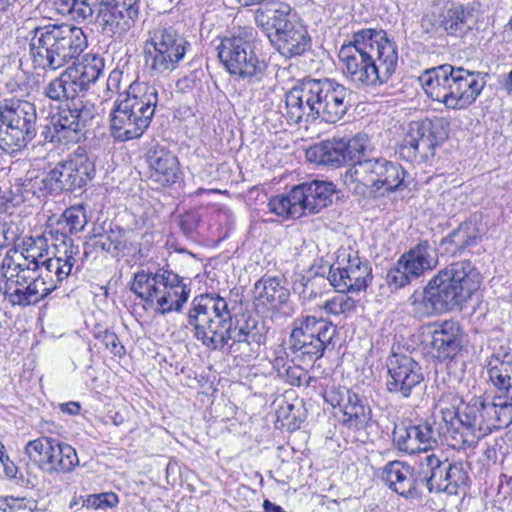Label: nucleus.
<instances>
[{
	"mask_svg": "<svg viewBox=\"0 0 512 512\" xmlns=\"http://www.w3.org/2000/svg\"><path fill=\"white\" fill-rule=\"evenodd\" d=\"M463 399L457 393L448 392L438 401L439 419L429 418L417 425L411 422L396 424L393 432V444L409 454L427 452L439 443L457 451L474 449L480 439L475 435L474 440L468 433L474 430L468 427L462 412Z\"/></svg>",
	"mask_w": 512,
	"mask_h": 512,
	"instance_id": "obj_1",
	"label": "nucleus"
},
{
	"mask_svg": "<svg viewBox=\"0 0 512 512\" xmlns=\"http://www.w3.org/2000/svg\"><path fill=\"white\" fill-rule=\"evenodd\" d=\"M187 327L198 341L212 350L229 346L231 350L237 351L245 345L253 351L264 341V335L255 319L249 317L234 326L227 300L215 293L201 294L192 300L187 314Z\"/></svg>",
	"mask_w": 512,
	"mask_h": 512,
	"instance_id": "obj_2",
	"label": "nucleus"
},
{
	"mask_svg": "<svg viewBox=\"0 0 512 512\" xmlns=\"http://www.w3.org/2000/svg\"><path fill=\"white\" fill-rule=\"evenodd\" d=\"M344 76L357 86H380L394 74L398 53L383 30L362 29L339 50Z\"/></svg>",
	"mask_w": 512,
	"mask_h": 512,
	"instance_id": "obj_3",
	"label": "nucleus"
},
{
	"mask_svg": "<svg viewBox=\"0 0 512 512\" xmlns=\"http://www.w3.org/2000/svg\"><path fill=\"white\" fill-rule=\"evenodd\" d=\"M482 276L471 261H457L439 270L409 298L411 313L418 319L462 309L480 288Z\"/></svg>",
	"mask_w": 512,
	"mask_h": 512,
	"instance_id": "obj_4",
	"label": "nucleus"
},
{
	"mask_svg": "<svg viewBox=\"0 0 512 512\" xmlns=\"http://www.w3.org/2000/svg\"><path fill=\"white\" fill-rule=\"evenodd\" d=\"M29 55L35 69L55 71L81 55L88 46L83 29L72 24L39 25L28 21L24 27Z\"/></svg>",
	"mask_w": 512,
	"mask_h": 512,
	"instance_id": "obj_5",
	"label": "nucleus"
},
{
	"mask_svg": "<svg viewBox=\"0 0 512 512\" xmlns=\"http://www.w3.org/2000/svg\"><path fill=\"white\" fill-rule=\"evenodd\" d=\"M487 374L499 394L493 401H486L481 397L473 398L468 403L463 402L460 408L468 427L474 430V434L468 433L473 440L475 435L481 440L494 429H499L502 424L508 425L512 421V404L507 399V390L512 385V363L498 358L492 359L488 363Z\"/></svg>",
	"mask_w": 512,
	"mask_h": 512,
	"instance_id": "obj_6",
	"label": "nucleus"
},
{
	"mask_svg": "<svg viewBox=\"0 0 512 512\" xmlns=\"http://www.w3.org/2000/svg\"><path fill=\"white\" fill-rule=\"evenodd\" d=\"M58 14L76 22L96 20L104 35L121 38L135 24L139 8L136 0H53Z\"/></svg>",
	"mask_w": 512,
	"mask_h": 512,
	"instance_id": "obj_7",
	"label": "nucleus"
},
{
	"mask_svg": "<svg viewBox=\"0 0 512 512\" xmlns=\"http://www.w3.org/2000/svg\"><path fill=\"white\" fill-rule=\"evenodd\" d=\"M130 290L162 315L181 311L190 296V288L183 277L165 267L154 272L139 269L134 273Z\"/></svg>",
	"mask_w": 512,
	"mask_h": 512,
	"instance_id": "obj_8",
	"label": "nucleus"
},
{
	"mask_svg": "<svg viewBox=\"0 0 512 512\" xmlns=\"http://www.w3.org/2000/svg\"><path fill=\"white\" fill-rule=\"evenodd\" d=\"M217 50L220 62L232 76L251 85L268 78L269 66L256 50L252 29L223 38Z\"/></svg>",
	"mask_w": 512,
	"mask_h": 512,
	"instance_id": "obj_9",
	"label": "nucleus"
},
{
	"mask_svg": "<svg viewBox=\"0 0 512 512\" xmlns=\"http://www.w3.org/2000/svg\"><path fill=\"white\" fill-rule=\"evenodd\" d=\"M37 113L33 103L16 98L0 104V149L13 154L24 149L36 136Z\"/></svg>",
	"mask_w": 512,
	"mask_h": 512,
	"instance_id": "obj_10",
	"label": "nucleus"
},
{
	"mask_svg": "<svg viewBox=\"0 0 512 512\" xmlns=\"http://www.w3.org/2000/svg\"><path fill=\"white\" fill-rule=\"evenodd\" d=\"M337 336V328L324 318L300 316L293 321L289 348L296 359L311 365L322 358Z\"/></svg>",
	"mask_w": 512,
	"mask_h": 512,
	"instance_id": "obj_11",
	"label": "nucleus"
},
{
	"mask_svg": "<svg viewBox=\"0 0 512 512\" xmlns=\"http://www.w3.org/2000/svg\"><path fill=\"white\" fill-rule=\"evenodd\" d=\"M333 193L332 183L316 180L295 186L287 194L272 197L268 207L277 216L297 219L327 207Z\"/></svg>",
	"mask_w": 512,
	"mask_h": 512,
	"instance_id": "obj_12",
	"label": "nucleus"
},
{
	"mask_svg": "<svg viewBox=\"0 0 512 512\" xmlns=\"http://www.w3.org/2000/svg\"><path fill=\"white\" fill-rule=\"evenodd\" d=\"M189 46L172 27H156L144 44L145 66L152 76H165L178 67Z\"/></svg>",
	"mask_w": 512,
	"mask_h": 512,
	"instance_id": "obj_13",
	"label": "nucleus"
},
{
	"mask_svg": "<svg viewBox=\"0 0 512 512\" xmlns=\"http://www.w3.org/2000/svg\"><path fill=\"white\" fill-rule=\"evenodd\" d=\"M96 114L97 108L89 100L80 99L67 103L51 116L45 139L62 144L78 143L85 137L86 128Z\"/></svg>",
	"mask_w": 512,
	"mask_h": 512,
	"instance_id": "obj_14",
	"label": "nucleus"
},
{
	"mask_svg": "<svg viewBox=\"0 0 512 512\" xmlns=\"http://www.w3.org/2000/svg\"><path fill=\"white\" fill-rule=\"evenodd\" d=\"M447 137V124L443 120L413 121L399 144L398 154L411 163L427 161L434 157L436 146Z\"/></svg>",
	"mask_w": 512,
	"mask_h": 512,
	"instance_id": "obj_15",
	"label": "nucleus"
},
{
	"mask_svg": "<svg viewBox=\"0 0 512 512\" xmlns=\"http://www.w3.org/2000/svg\"><path fill=\"white\" fill-rule=\"evenodd\" d=\"M372 268L369 262L353 250H341L336 261L330 266L328 280L340 293H357L372 282Z\"/></svg>",
	"mask_w": 512,
	"mask_h": 512,
	"instance_id": "obj_16",
	"label": "nucleus"
},
{
	"mask_svg": "<svg viewBox=\"0 0 512 512\" xmlns=\"http://www.w3.org/2000/svg\"><path fill=\"white\" fill-rule=\"evenodd\" d=\"M316 120L335 123L351 106L352 91L328 78L315 79Z\"/></svg>",
	"mask_w": 512,
	"mask_h": 512,
	"instance_id": "obj_17",
	"label": "nucleus"
},
{
	"mask_svg": "<svg viewBox=\"0 0 512 512\" xmlns=\"http://www.w3.org/2000/svg\"><path fill=\"white\" fill-rule=\"evenodd\" d=\"M323 398L331 407L342 412V423L349 429L361 430L371 421V408L367 401L346 387L332 386L323 393Z\"/></svg>",
	"mask_w": 512,
	"mask_h": 512,
	"instance_id": "obj_18",
	"label": "nucleus"
},
{
	"mask_svg": "<svg viewBox=\"0 0 512 512\" xmlns=\"http://www.w3.org/2000/svg\"><path fill=\"white\" fill-rule=\"evenodd\" d=\"M387 390L401 398H409L424 380L420 364L410 355L392 352L387 359Z\"/></svg>",
	"mask_w": 512,
	"mask_h": 512,
	"instance_id": "obj_19",
	"label": "nucleus"
},
{
	"mask_svg": "<svg viewBox=\"0 0 512 512\" xmlns=\"http://www.w3.org/2000/svg\"><path fill=\"white\" fill-rule=\"evenodd\" d=\"M427 351L438 362L454 360L463 350L465 332L458 321L444 320L431 325Z\"/></svg>",
	"mask_w": 512,
	"mask_h": 512,
	"instance_id": "obj_20",
	"label": "nucleus"
},
{
	"mask_svg": "<svg viewBox=\"0 0 512 512\" xmlns=\"http://www.w3.org/2000/svg\"><path fill=\"white\" fill-rule=\"evenodd\" d=\"M366 143L361 137H354L349 141L343 139L326 140L307 149L308 161L327 166H341L347 161L354 160L366 150Z\"/></svg>",
	"mask_w": 512,
	"mask_h": 512,
	"instance_id": "obj_21",
	"label": "nucleus"
},
{
	"mask_svg": "<svg viewBox=\"0 0 512 512\" xmlns=\"http://www.w3.org/2000/svg\"><path fill=\"white\" fill-rule=\"evenodd\" d=\"M28 263L14 262V257L8 252L2 260L1 269L6 278L4 295L13 306H29L35 304V298L30 295L31 269ZM31 293H33L31 291Z\"/></svg>",
	"mask_w": 512,
	"mask_h": 512,
	"instance_id": "obj_22",
	"label": "nucleus"
},
{
	"mask_svg": "<svg viewBox=\"0 0 512 512\" xmlns=\"http://www.w3.org/2000/svg\"><path fill=\"white\" fill-rule=\"evenodd\" d=\"M151 121L152 118L120 100L110 113V134L121 142L137 139L147 130Z\"/></svg>",
	"mask_w": 512,
	"mask_h": 512,
	"instance_id": "obj_23",
	"label": "nucleus"
},
{
	"mask_svg": "<svg viewBox=\"0 0 512 512\" xmlns=\"http://www.w3.org/2000/svg\"><path fill=\"white\" fill-rule=\"evenodd\" d=\"M315 79H304L285 95V116L289 123H309L316 120Z\"/></svg>",
	"mask_w": 512,
	"mask_h": 512,
	"instance_id": "obj_24",
	"label": "nucleus"
},
{
	"mask_svg": "<svg viewBox=\"0 0 512 512\" xmlns=\"http://www.w3.org/2000/svg\"><path fill=\"white\" fill-rule=\"evenodd\" d=\"M484 233V225L476 216H473L442 238L439 249L448 256H460L466 250L476 246Z\"/></svg>",
	"mask_w": 512,
	"mask_h": 512,
	"instance_id": "obj_25",
	"label": "nucleus"
},
{
	"mask_svg": "<svg viewBox=\"0 0 512 512\" xmlns=\"http://www.w3.org/2000/svg\"><path fill=\"white\" fill-rule=\"evenodd\" d=\"M485 86L484 77L455 67L448 109L460 110L474 103Z\"/></svg>",
	"mask_w": 512,
	"mask_h": 512,
	"instance_id": "obj_26",
	"label": "nucleus"
},
{
	"mask_svg": "<svg viewBox=\"0 0 512 512\" xmlns=\"http://www.w3.org/2000/svg\"><path fill=\"white\" fill-rule=\"evenodd\" d=\"M381 477L390 489L403 497H416L421 492L419 467L416 469L402 461H390L384 466Z\"/></svg>",
	"mask_w": 512,
	"mask_h": 512,
	"instance_id": "obj_27",
	"label": "nucleus"
},
{
	"mask_svg": "<svg viewBox=\"0 0 512 512\" xmlns=\"http://www.w3.org/2000/svg\"><path fill=\"white\" fill-rule=\"evenodd\" d=\"M365 152L355 157L353 165L342 176L347 190L355 195L369 197L376 193L373 158H365Z\"/></svg>",
	"mask_w": 512,
	"mask_h": 512,
	"instance_id": "obj_28",
	"label": "nucleus"
},
{
	"mask_svg": "<svg viewBox=\"0 0 512 512\" xmlns=\"http://www.w3.org/2000/svg\"><path fill=\"white\" fill-rule=\"evenodd\" d=\"M455 67L449 64L426 69L418 81L429 98L448 108Z\"/></svg>",
	"mask_w": 512,
	"mask_h": 512,
	"instance_id": "obj_29",
	"label": "nucleus"
},
{
	"mask_svg": "<svg viewBox=\"0 0 512 512\" xmlns=\"http://www.w3.org/2000/svg\"><path fill=\"white\" fill-rule=\"evenodd\" d=\"M152 181L167 187L175 184L181 177L178 158L166 149H155L148 155Z\"/></svg>",
	"mask_w": 512,
	"mask_h": 512,
	"instance_id": "obj_30",
	"label": "nucleus"
},
{
	"mask_svg": "<svg viewBox=\"0 0 512 512\" xmlns=\"http://www.w3.org/2000/svg\"><path fill=\"white\" fill-rule=\"evenodd\" d=\"M159 88L155 82L136 80L129 85L122 101L153 119L159 102Z\"/></svg>",
	"mask_w": 512,
	"mask_h": 512,
	"instance_id": "obj_31",
	"label": "nucleus"
},
{
	"mask_svg": "<svg viewBox=\"0 0 512 512\" xmlns=\"http://www.w3.org/2000/svg\"><path fill=\"white\" fill-rule=\"evenodd\" d=\"M295 11L290 5L283 2H266L255 12V22L260 27L269 39H273V34L284 27L289 21V17Z\"/></svg>",
	"mask_w": 512,
	"mask_h": 512,
	"instance_id": "obj_32",
	"label": "nucleus"
},
{
	"mask_svg": "<svg viewBox=\"0 0 512 512\" xmlns=\"http://www.w3.org/2000/svg\"><path fill=\"white\" fill-rule=\"evenodd\" d=\"M399 260L401 261V267H405L408 274L417 279L426 271L436 267L438 264V255L436 248L427 240H424L404 253Z\"/></svg>",
	"mask_w": 512,
	"mask_h": 512,
	"instance_id": "obj_33",
	"label": "nucleus"
},
{
	"mask_svg": "<svg viewBox=\"0 0 512 512\" xmlns=\"http://www.w3.org/2000/svg\"><path fill=\"white\" fill-rule=\"evenodd\" d=\"M94 238L95 248H99L113 257L125 256L135 249V233L117 226Z\"/></svg>",
	"mask_w": 512,
	"mask_h": 512,
	"instance_id": "obj_34",
	"label": "nucleus"
},
{
	"mask_svg": "<svg viewBox=\"0 0 512 512\" xmlns=\"http://www.w3.org/2000/svg\"><path fill=\"white\" fill-rule=\"evenodd\" d=\"M447 460L441 461L435 454H428L418 464L421 488L426 486L430 492H446Z\"/></svg>",
	"mask_w": 512,
	"mask_h": 512,
	"instance_id": "obj_35",
	"label": "nucleus"
},
{
	"mask_svg": "<svg viewBox=\"0 0 512 512\" xmlns=\"http://www.w3.org/2000/svg\"><path fill=\"white\" fill-rule=\"evenodd\" d=\"M71 172L70 177L77 190L84 188L95 175V162L86 148L78 146L65 159Z\"/></svg>",
	"mask_w": 512,
	"mask_h": 512,
	"instance_id": "obj_36",
	"label": "nucleus"
},
{
	"mask_svg": "<svg viewBox=\"0 0 512 512\" xmlns=\"http://www.w3.org/2000/svg\"><path fill=\"white\" fill-rule=\"evenodd\" d=\"M103 59L97 55H87L81 63L73 64L66 68L71 73V79L75 83L80 94L87 91L89 85L94 83L103 73Z\"/></svg>",
	"mask_w": 512,
	"mask_h": 512,
	"instance_id": "obj_37",
	"label": "nucleus"
},
{
	"mask_svg": "<svg viewBox=\"0 0 512 512\" xmlns=\"http://www.w3.org/2000/svg\"><path fill=\"white\" fill-rule=\"evenodd\" d=\"M255 298L263 305L275 309L285 305L290 297L278 277H263L255 283Z\"/></svg>",
	"mask_w": 512,
	"mask_h": 512,
	"instance_id": "obj_38",
	"label": "nucleus"
},
{
	"mask_svg": "<svg viewBox=\"0 0 512 512\" xmlns=\"http://www.w3.org/2000/svg\"><path fill=\"white\" fill-rule=\"evenodd\" d=\"M376 192L380 189L395 191L403 184L405 170L397 163L384 158H373Z\"/></svg>",
	"mask_w": 512,
	"mask_h": 512,
	"instance_id": "obj_39",
	"label": "nucleus"
},
{
	"mask_svg": "<svg viewBox=\"0 0 512 512\" xmlns=\"http://www.w3.org/2000/svg\"><path fill=\"white\" fill-rule=\"evenodd\" d=\"M77 85L71 79V73L65 69L59 76L50 80L42 88V94L51 101L71 103L80 100Z\"/></svg>",
	"mask_w": 512,
	"mask_h": 512,
	"instance_id": "obj_40",
	"label": "nucleus"
},
{
	"mask_svg": "<svg viewBox=\"0 0 512 512\" xmlns=\"http://www.w3.org/2000/svg\"><path fill=\"white\" fill-rule=\"evenodd\" d=\"M288 33L282 32L279 40H272L277 50L285 57L302 55L311 46V38L304 25H296Z\"/></svg>",
	"mask_w": 512,
	"mask_h": 512,
	"instance_id": "obj_41",
	"label": "nucleus"
},
{
	"mask_svg": "<svg viewBox=\"0 0 512 512\" xmlns=\"http://www.w3.org/2000/svg\"><path fill=\"white\" fill-rule=\"evenodd\" d=\"M471 17V10L454 2H446L439 13L440 25L451 35L462 33L465 29L470 28L469 19Z\"/></svg>",
	"mask_w": 512,
	"mask_h": 512,
	"instance_id": "obj_42",
	"label": "nucleus"
},
{
	"mask_svg": "<svg viewBox=\"0 0 512 512\" xmlns=\"http://www.w3.org/2000/svg\"><path fill=\"white\" fill-rule=\"evenodd\" d=\"M47 472L70 473L79 465L76 450L67 443L56 441L51 452Z\"/></svg>",
	"mask_w": 512,
	"mask_h": 512,
	"instance_id": "obj_43",
	"label": "nucleus"
},
{
	"mask_svg": "<svg viewBox=\"0 0 512 512\" xmlns=\"http://www.w3.org/2000/svg\"><path fill=\"white\" fill-rule=\"evenodd\" d=\"M70 168L65 160L58 162L49 172L45 174L48 184V193L59 195L63 192H73L76 189L70 177Z\"/></svg>",
	"mask_w": 512,
	"mask_h": 512,
	"instance_id": "obj_44",
	"label": "nucleus"
},
{
	"mask_svg": "<svg viewBox=\"0 0 512 512\" xmlns=\"http://www.w3.org/2000/svg\"><path fill=\"white\" fill-rule=\"evenodd\" d=\"M57 439L52 437H39L29 441L25 448L24 453L30 461L37 464L39 468L47 472L49 458L53 452L54 445Z\"/></svg>",
	"mask_w": 512,
	"mask_h": 512,
	"instance_id": "obj_45",
	"label": "nucleus"
},
{
	"mask_svg": "<svg viewBox=\"0 0 512 512\" xmlns=\"http://www.w3.org/2000/svg\"><path fill=\"white\" fill-rule=\"evenodd\" d=\"M54 246V260H58L59 264H65L66 269L71 273L73 266L76 263V257L79 254V246L74 243V240L65 233H57Z\"/></svg>",
	"mask_w": 512,
	"mask_h": 512,
	"instance_id": "obj_46",
	"label": "nucleus"
},
{
	"mask_svg": "<svg viewBox=\"0 0 512 512\" xmlns=\"http://www.w3.org/2000/svg\"><path fill=\"white\" fill-rule=\"evenodd\" d=\"M279 376L283 377L286 382L292 386H310L316 379L308 375V372L301 366L285 361L284 358H276L274 362Z\"/></svg>",
	"mask_w": 512,
	"mask_h": 512,
	"instance_id": "obj_47",
	"label": "nucleus"
},
{
	"mask_svg": "<svg viewBox=\"0 0 512 512\" xmlns=\"http://www.w3.org/2000/svg\"><path fill=\"white\" fill-rule=\"evenodd\" d=\"M48 193V184L45 174L24 179L12 187V193L21 199V201H32L39 199L44 193Z\"/></svg>",
	"mask_w": 512,
	"mask_h": 512,
	"instance_id": "obj_48",
	"label": "nucleus"
},
{
	"mask_svg": "<svg viewBox=\"0 0 512 512\" xmlns=\"http://www.w3.org/2000/svg\"><path fill=\"white\" fill-rule=\"evenodd\" d=\"M87 224L85 211L81 206H72L67 208L58 222V225L62 227V232L68 235V233H77L82 231Z\"/></svg>",
	"mask_w": 512,
	"mask_h": 512,
	"instance_id": "obj_49",
	"label": "nucleus"
},
{
	"mask_svg": "<svg viewBox=\"0 0 512 512\" xmlns=\"http://www.w3.org/2000/svg\"><path fill=\"white\" fill-rule=\"evenodd\" d=\"M447 489L450 495L458 494L460 488H465L469 482V476L463 462L447 464Z\"/></svg>",
	"mask_w": 512,
	"mask_h": 512,
	"instance_id": "obj_50",
	"label": "nucleus"
},
{
	"mask_svg": "<svg viewBox=\"0 0 512 512\" xmlns=\"http://www.w3.org/2000/svg\"><path fill=\"white\" fill-rule=\"evenodd\" d=\"M321 307L326 314L339 316L353 312L356 308V301L346 293H341L326 300Z\"/></svg>",
	"mask_w": 512,
	"mask_h": 512,
	"instance_id": "obj_51",
	"label": "nucleus"
},
{
	"mask_svg": "<svg viewBox=\"0 0 512 512\" xmlns=\"http://www.w3.org/2000/svg\"><path fill=\"white\" fill-rule=\"evenodd\" d=\"M30 273V280L32 287H30L29 292L30 295H33L35 298V304L43 300L46 296H48L51 292H53L57 286L54 283L53 279H48L42 276L38 270L33 271L32 268Z\"/></svg>",
	"mask_w": 512,
	"mask_h": 512,
	"instance_id": "obj_52",
	"label": "nucleus"
},
{
	"mask_svg": "<svg viewBox=\"0 0 512 512\" xmlns=\"http://www.w3.org/2000/svg\"><path fill=\"white\" fill-rule=\"evenodd\" d=\"M66 268L65 264H59L58 260L47 258L42 262V266H39L38 272L45 278L53 279L58 287V285L70 275V272Z\"/></svg>",
	"mask_w": 512,
	"mask_h": 512,
	"instance_id": "obj_53",
	"label": "nucleus"
},
{
	"mask_svg": "<svg viewBox=\"0 0 512 512\" xmlns=\"http://www.w3.org/2000/svg\"><path fill=\"white\" fill-rule=\"evenodd\" d=\"M33 242L35 247L26 249L27 254L20 253L17 255V258H14V262L28 263L29 268L35 271L39 270V258L43 257L42 247L46 244V238L38 236Z\"/></svg>",
	"mask_w": 512,
	"mask_h": 512,
	"instance_id": "obj_54",
	"label": "nucleus"
},
{
	"mask_svg": "<svg viewBox=\"0 0 512 512\" xmlns=\"http://www.w3.org/2000/svg\"><path fill=\"white\" fill-rule=\"evenodd\" d=\"M416 279L414 276L408 274L405 267H401V261L398 260L395 267L388 270L386 275V282L391 289H400L410 284Z\"/></svg>",
	"mask_w": 512,
	"mask_h": 512,
	"instance_id": "obj_55",
	"label": "nucleus"
},
{
	"mask_svg": "<svg viewBox=\"0 0 512 512\" xmlns=\"http://www.w3.org/2000/svg\"><path fill=\"white\" fill-rule=\"evenodd\" d=\"M37 503L34 500L27 498H16L13 496L0 497V510L3 512H16L19 510L28 509L35 510Z\"/></svg>",
	"mask_w": 512,
	"mask_h": 512,
	"instance_id": "obj_56",
	"label": "nucleus"
},
{
	"mask_svg": "<svg viewBox=\"0 0 512 512\" xmlns=\"http://www.w3.org/2000/svg\"><path fill=\"white\" fill-rule=\"evenodd\" d=\"M19 238V229L13 222L0 223V250L14 244Z\"/></svg>",
	"mask_w": 512,
	"mask_h": 512,
	"instance_id": "obj_57",
	"label": "nucleus"
},
{
	"mask_svg": "<svg viewBox=\"0 0 512 512\" xmlns=\"http://www.w3.org/2000/svg\"><path fill=\"white\" fill-rule=\"evenodd\" d=\"M104 346L110 350L115 356H122L125 354V348L120 343L118 336L109 330H105L100 336Z\"/></svg>",
	"mask_w": 512,
	"mask_h": 512,
	"instance_id": "obj_58",
	"label": "nucleus"
},
{
	"mask_svg": "<svg viewBox=\"0 0 512 512\" xmlns=\"http://www.w3.org/2000/svg\"><path fill=\"white\" fill-rule=\"evenodd\" d=\"M200 217L195 212H188L181 217L180 227L186 235L192 234L198 227Z\"/></svg>",
	"mask_w": 512,
	"mask_h": 512,
	"instance_id": "obj_59",
	"label": "nucleus"
},
{
	"mask_svg": "<svg viewBox=\"0 0 512 512\" xmlns=\"http://www.w3.org/2000/svg\"><path fill=\"white\" fill-rule=\"evenodd\" d=\"M289 21L291 23H287V25H285L284 27H280V30L276 31L273 34V40H279L282 37V32L288 33L290 30H292L291 29L292 27H293V29H296V25H304L302 23V21L300 20V18L298 17L296 12H294L291 15V17H289ZM270 41L272 42V39H270Z\"/></svg>",
	"mask_w": 512,
	"mask_h": 512,
	"instance_id": "obj_60",
	"label": "nucleus"
},
{
	"mask_svg": "<svg viewBox=\"0 0 512 512\" xmlns=\"http://www.w3.org/2000/svg\"><path fill=\"white\" fill-rule=\"evenodd\" d=\"M101 508H113L119 503L117 494L113 492H105L99 494Z\"/></svg>",
	"mask_w": 512,
	"mask_h": 512,
	"instance_id": "obj_61",
	"label": "nucleus"
},
{
	"mask_svg": "<svg viewBox=\"0 0 512 512\" xmlns=\"http://www.w3.org/2000/svg\"><path fill=\"white\" fill-rule=\"evenodd\" d=\"M61 412L66 413L68 415H78L81 409V406L78 402H67L62 403L59 406Z\"/></svg>",
	"mask_w": 512,
	"mask_h": 512,
	"instance_id": "obj_62",
	"label": "nucleus"
},
{
	"mask_svg": "<svg viewBox=\"0 0 512 512\" xmlns=\"http://www.w3.org/2000/svg\"><path fill=\"white\" fill-rule=\"evenodd\" d=\"M99 500H100L99 494L89 495L85 500H83L82 506L86 507L88 509L89 508L99 509V508H101V504H100Z\"/></svg>",
	"mask_w": 512,
	"mask_h": 512,
	"instance_id": "obj_63",
	"label": "nucleus"
},
{
	"mask_svg": "<svg viewBox=\"0 0 512 512\" xmlns=\"http://www.w3.org/2000/svg\"><path fill=\"white\" fill-rule=\"evenodd\" d=\"M120 76H121V73L118 71H113L110 73V75L107 79L108 90H115L118 88Z\"/></svg>",
	"mask_w": 512,
	"mask_h": 512,
	"instance_id": "obj_64",
	"label": "nucleus"
}]
</instances>
